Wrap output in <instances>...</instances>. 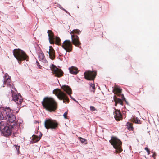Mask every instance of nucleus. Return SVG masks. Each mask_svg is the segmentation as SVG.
Segmentation results:
<instances>
[{"label": "nucleus", "mask_w": 159, "mask_h": 159, "mask_svg": "<svg viewBox=\"0 0 159 159\" xmlns=\"http://www.w3.org/2000/svg\"><path fill=\"white\" fill-rule=\"evenodd\" d=\"M45 98L41 102L42 105L47 111L49 112H54L57 108V103L52 98Z\"/></svg>", "instance_id": "f257e3e1"}, {"label": "nucleus", "mask_w": 159, "mask_h": 159, "mask_svg": "<svg viewBox=\"0 0 159 159\" xmlns=\"http://www.w3.org/2000/svg\"><path fill=\"white\" fill-rule=\"evenodd\" d=\"M11 94L12 100L14 101L17 105L16 108H13L11 110L13 112L14 111L16 113H17L18 112L20 108L24 106V105L22 104L23 98L20 93L17 94L12 90L11 91Z\"/></svg>", "instance_id": "f03ea898"}, {"label": "nucleus", "mask_w": 159, "mask_h": 159, "mask_svg": "<svg viewBox=\"0 0 159 159\" xmlns=\"http://www.w3.org/2000/svg\"><path fill=\"white\" fill-rule=\"evenodd\" d=\"M11 125L7 124L5 121H3L0 122V131L2 134L5 136H8L11 133V129L16 128L15 127H11Z\"/></svg>", "instance_id": "7ed1b4c3"}, {"label": "nucleus", "mask_w": 159, "mask_h": 159, "mask_svg": "<svg viewBox=\"0 0 159 159\" xmlns=\"http://www.w3.org/2000/svg\"><path fill=\"white\" fill-rule=\"evenodd\" d=\"M13 54L20 64L23 60H26V61H27L28 56L23 50L19 49H14L13 50Z\"/></svg>", "instance_id": "20e7f679"}, {"label": "nucleus", "mask_w": 159, "mask_h": 159, "mask_svg": "<svg viewBox=\"0 0 159 159\" xmlns=\"http://www.w3.org/2000/svg\"><path fill=\"white\" fill-rule=\"evenodd\" d=\"M11 110L10 108V111H7L6 116H5V120H7L6 121L7 124L9 125H11L10 127H18L17 126V124L16 122H14L16 120V116L13 114L11 113Z\"/></svg>", "instance_id": "39448f33"}, {"label": "nucleus", "mask_w": 159, "mask_h": 159, "mask_svg": "<svg viewBox=\"0 0 159 159\" xmlns=\"http://www.w3.org/2000/svg\"><path fill=\"white\" fill-rule=\"evenodd\" d=\"M44 125L45 128L47 129L50 128L55 129L57 127L58 124L55 120L51 118H46L44 121Z\"/></svg>", "instance_id": "423d86ee"}, {"label": "nucleus", "mask_w": 159, "mask_h": 159, "mask_svg": "<svg viewBox=\"0 0 159 159\" xmlns=\"http://www.w3.org/2000/svg\"><path fill=\"white\" fill-rule=\"evenodd\" d=\"M109 142L116 149V153L121 152L122 151V149L121 147L122 142L120 140H110Z\"/></svg>", "instance_id": "0eeeda50"}, {"label": "nucleus", "mask_w": 159, "mask_h": 159, "mask_svg": "<svg viewBox=\"0 0 159 159\" xmlns=\"http://www.w3.org/2000/svg\"><path fill=\"white\" fill-rule=\"evenodd\" d=\"M85 79L89 80H93L96 75V72L94 71L88 70L84 73Z\"/></svg>", "instance_id": "6e6552de"}, {"label": "nucleus", "mask_w": 159, "mask_h": 159, "mask_svg": "<svg viewBox=\"0 0 159 159\" xmlns=\"http://www.w3.org/2000/svg\"><path fill=\"white\" fill-rule=\"evenodd\" d=\"M50 67L56 76L60 77L62 75L63 72L62 70L57 68L54 65L52 64Z\"/></svg>", "instance_id": "1a4fd4ad"}, {"label": "nucleus", "mask_w": 159, "mask_h": 159, "mask_svg": "<svg viewBox=\"0 0 159 159\" xmlns=\"http://www.w3.org/2000/svg\"><path fill=\"white\" fill-rule=\"evenodd\" d=\"M63 48L66 51V54L67 52H70L72 49V46L71 42L69 40H66L64 41L62 46Z\"/></svg>", "instance_id": "9d476101"}, {"label": "nucleus", "mask_w": 159, "mask_h": 159, "mask_svg": "<svg viewBox=\"0 0 159 159\" xmlns=\"http://www.w3.org/2000/svg\"><path fill=\"white\" fill-rule=\"evenodd\" d=\"M57 97L59 100H63V103L66 102L68 103L69 102V100L66 94L62 91H59L57 94Z\"/></svg>", "instance_id": "9b49d317"}, {"label": "nucleus", "mask_w": 159, "mask_h": 159, "mask_svg": "<svg viewBox=\"0 0 159 159\" xmlns=\"http://www.w3.org/2000/svg\"><path fill=\"white\" fill-rule=\"evenodd\" d=\"M61 88L63 89L65 92H66L69 95L72 100L74 101H75V99L71 95V94L72 93V90L71 88L69 86L67 85H63L61 87Z\"/></svg>", "instance_id": "f8f14e48"}, {"label": "nucleus", "mask_w": 159, "mask_h": 159, "mask_svg": "<svg viewBox=\"0 0 159 159\" xmlns=\"http://www.w3.org/2000/svg\"><path fill=\"white\" fill-rule=\"evenodd\" d=\"M4 85H7L8 86L11 85V82L10 79V77L9 76L7 73L5 74L3 80Z\"/></svg>", "instance_id": "ddd939ff"}, {"label": "nucleus", "mask_w": 159, "mask_h": 159, "mask_svg": "<svg viewBox=\"0 0 159 159\" xmlns=\"http://www.w3.org/2000/svg\"><path fill=\"white\" fill-rule=\"evenodd\" d=\"M71 38L73 43L75 46H78L79 45L81 44L80 41L79 40V38L77 35H75L73 38V35H71Z\"/></svg>", "instance_id": "4468645a"}, {"label": "nucleus", "mask_w": 159, "mask_h": 159, "mask_svg": "<svg viewBox=\"0 0 159 159\" xmlns=\"http://www.w3.org/2000/svg\"><path fill=\"white\" fill-rule=\"evenodd\" d=\"M9 111H10V107H8L4 108L2 112L0 111V120H5V116L7 112Z\"/></svg>", "instance_id": "2eb2a0df"}, {"label": "nucleus", "mask_w": 159, "mask_h": 159, "mask_svg": "<svg viewBox=\"0 0 159 159\" xmlns=\"http://www.w3.org/2000/svg\"><path fill=\"white\" fill-rule=\"evenodd\" d=\"M115 115L114 118L117 121H119L122 119V115L120 111L118 110L115 109Z\"/></svg>", "instance_id": "dca6fc26"}, {"label": "nucleus", "mask_w": 159, "mask_h": 159, "mask_svg": "<svg viewBox=\"0 0 159 159\" xmlns=\"http://www.w3.org/2000/svg\"><path fill=\"white\" fill-rule=\"evenodd\" d=\"M38 57L39 60L43 63H45L47 61L45 58V56L44 54L42 51L39 52L38 54Z\"/></svg>", "instance_id": "f3484780"}, {"label": "nucleus", "mask_w": 159, "mask_h": 159, "mask_svg": "<svg viewBox=\"0 0 159 159\" xmlns=\"http://www.w3.org/2000/svg\"><path fill=\"white\" fill-rule=\"evenodd\" d=\"M69 69L70 73L74 75L77 74L78 72V69L75 67L72 66Z\"/></svg>", "instance_id": "a211bd4d"}, {"label": "nucleus", "mask_w": 159, "mask_h": 159, "mask_svg": "<svg viewBox=\"0 0 159 159\" xmlns=\"http://www.w3.org/2000/svg\"><path fill=\"white\" fill-rule=\"evenodd\" d=\"M49 50V56L51 57V58L53 59L55 57V51L52 48H50Z\"/></svg>", "instance_id": "6ab92c4d"}, {"label": "nucleus", "mask_w": 159, "mask_h": 159, "mask_svg": "<svg viewBox=\"0 0 159 159\" xmlns=\"http://www.w3.org/2000/svg\"><path fill=\"white\" fill-rule=\"evenodd\" d=\"M122 89L118 87H115L114 88H113V92H116L118 93H120L121 92Z\"/></svg>", "instance_id": "aec40b11"}, {"label": "nucleus", "mask_w": 159, "mask_h": 159, "mask_svg": "<svg viewBox=\"0 0 159 159\" xmlns=\"http://www.w3.org/2000/svg\"><path fill=\"white\" fill-rule=\"evenodd\" d=\"M126 127L127 129L129 131L133 130L134 129L132 125V124L128 122L126 123Z\"/></svg>", "instance_id": "412c9836"}, {"label": "nucleus", "mask_w": 159, "mask_h": 159, "mask_svg": "<svg viewBox=\"0 0 159 159\" xmlns=\"http://www.w3.org/2000/svg\"><path fill=\"white\" fill-rule=\"evenodd\" d=\"M114 100L116 102V104L118 103L121 105H123V103L121 100L120 98H114Z\"/></svg>", "instance_id": "4be33fe9"}, {"label": "nucleus", "mask_w": 159, "mask_h": 159, "mask_svg": "<svg viewBox=\"0 0 159 159\" xmlns=\"http://www.w3.org/2000/svg\"><path fill=\"white\" fill-rule=\"evenodd\" d=\"M47 32L48 33V39L50 42H51L50 37L53 36V33L52 32L49 30H48Z\"/></svg>", "instance_id": "5701e85b"}, {"label": "nucleus", "mask_w": 159, "mask_h": 159, "mask_svg": "<svg viewBox=\"0 0 159 159\" xmlns=\"http://www.w3.org/2000/svg\"><path fill=\"white\" fill-rule=\"evenodd\" d=\"M40 134L39 135V136L35 135L34 134H33V135H32V136L33 137V138H32L31 139H37L38 138H39V139H40L42 134L41 132H40Z\"/></svg>", "instance_id": "b1692460"}, {"label": "nucleus", "mask_w": 159, "mask_h": 159, "mask_svg": "<svg viewBox=\"0 0 159 159\" xmlns=\"http://www.w3.org/2000/svg\"><path fill=\"white\" fill-rule=\"evenodd\" d=\"M55 41L57 44L60 43L61 39L59 37H56L55 38Z\"/></svg>", "instance_id": "393cba45"}, {"label": "nucleus", "mask_w": 159, "mask_h": 159, "mask_svg": "<svg viewBox=\"0 0 159 159\" xmlns=\"http://www.w3.org/2000/svg\"><path fill=\"white\" fill-rule=\"evenodd\" d=\"M72 31L74 33H76L79 35L80 34L81 32V31H80L79 30L77 29L73 30Z\"/></svg>", "instance_id": "a878e982"}, {"label": "nucleus", "mask_w": 159, "mask_h": 159, "mask_svg": "<svg viewBox=\"0 0 159 159\" xmlns=\"http://www.w3.org/2000/svg\"><path fill=\"white\" fill-rule=\"evenodd\" d=\"M91 88L92 89H91V91L94 92L95 91V85L94 84H93L92 83H91V84H90V88L91 89Z\"/></svg>", "instance_id": "bb28decb"}, {"label": "nucleus", "mask_w": 159, "mask_h": 159, "mask_svg": "<svg viewBox=\"0 0 159 159\" xmlns=\"http://www.w3.org/2000/svg\"><path fill=\"white\" fill-rule=\"evenodd\" d=\"M14 146H15V148L17 150V153L18 154H19L20 153V151H19L20 146L16 145H15Z\"/></svg>", "instance_id": "cd10ccee"}, {"label": "nucleus", "mask_w": 159, "mask_h": 159, "mask_svg": "<svg viewBox=\"0 0 159 159\" xmlns=\"http://www.w3.org/2000/svg\"><path fill=\"white\" fill-rule=\"evenodd\" d=\"M13 137L14 136L15 137H18V136L19 137H20L19 136V134L18 133L14 132L13 133Z\"/></svg>", "instance_id": "c85d7f7f"}, {"label": "nucleus", "mask_w": 159, "mask_h": 159, "mask_svg": "<svg viewBox=\"0 0 159 159\" xmlns=\"http://www.w3.org/2000/svg\"><path fill=\"white\" fill-rule=\"evenodd\" d=\"M135 123L140 124L141 123L140 121L137 118H136L135 120Z\"/></svg>", "instance_id": "c756f323"}, {"label": "nucleus", "mask_w": 159, "mask_h": 159, "mask_svg": "<svg viewBox=\"0 0 159 159\" xmlns=\"http://www.w3.org/2000/svg\"><path fill=\"white\" fill-rule=\"evenodd\" d=\"M39 140H31L30 141V143H33L37 142Z\"/></svg>", "instance_id": "7c9ffc66"}, {"label": "nucleus", "mask_w": 159, "mask_h": 159, "mask_svg": "<svg viewBox=\"0 0 159 159\" xmlns=\"http://www.w3.org/2000/svg\"><path fill=\"white\" fill-rule=\"evenodd\" d=\"M81 143L86 144L87 143V140H80Z\"/></svg>", "instance_id": "2f4dec72"}, {"label": "nucleus", "mask_w": 159, "mask_h": 159, "mask_svg": "<svg viewBox=\"0 0 159 159\" xmlns=\"http://www.w3.org/2000/svg\"><path fill=\"white\" fill-rule=\"evenodd\" d=\"M90 110L91 111H93L96 110V109L93 106H91L90 107Z\"/></svg>", "instance_id": "473e14b6"}, {"label": "nucleus", "mask_w": 159, "mask_h": 159, "mask_svg": "<svg viewBox=\"0 0 159 159\" xmlns=\"http://www.w3.org/2000/svg\"><path fill=\"white\" fill-rule=\"evenodd\" d=\"M145 149L147 151L148 153V154L149 155L150 154V151L149 150L148 148L147 147H145Z\"/></svg>", "instance_id": "72a5a7b5"}, {"label": "nucleus", "mask_w": 159, "mask_h": 159, "mask_svg": "<svg viewBox=\"0 0 159 159\" xmlns=\"http://www.w3.org/2000/svg\"><path fill=\"white\" fill-rule=\"evenodd\" d=\"M36 64L37 66L39 68L41 69L42 68V67L40 65L38 61H36Z\"/></svg>", "instance_id": "f704fd0d"}, {"label": "nucleus", "mask_w": 159, "mask_h": 159, "mask_svg": "<svg viewBox=\"0 0 159 159\" xmlns=\"http://www.w3.org/2000/svg\"><path fill=\"white\" fill-rule=\"evenodd\" d=\"M67 112L66 111L63 114V116L65 118H66L67 115Z\"/></svg>", "instance_id": "c9c22d12"}, {"label": "nucleus", "mask_w": 159, "mask_h": 159, "mask_svg": "<svg viewBox=\"0 0 159 159\" xmlns=\"http://www.w3.org/2000/svg\"><path fill=\"white\" fill-rule=\"evenodd\" d=\"M121 99L122 101H125V98L124 97L123 94H122L121 96Z\"/></svg>", "instance_id": "e433bc0d"}, {"label": "nucleus", "mask_w": 159, "mask_h": 159, "mask_svg": "<svg viewBox=\"0 0 159 159\" xmlns=\"http://www.w3.org/2000/svg\"><path fill=\"white\" fill-rule=\"evenodd\" d=\"M153 154L152 155V157L154 158V159H155V156H156V154L155 152H153Z\"/></svg>", "instance_id": "4c0bfd02"}, {"label": "nucleus", "mask_w": 159, "mask_h": 159, "mask_svg": "<svg viewBox=\"0 0 159 159\" xmlns=\"http://www.w3.org/2000/svg\"><path fill=\"white\" fill-rule=\"evenodd\" d=\"M62 10H63L66 13L68 14L69 15H70V13L68 12L66 9H64V8H62Z\"/></svg>", "instance_id": "58836bf2"}, {"label": "nucleus", "mask_w": 159, "mask_h": 159, "mask_svg": "<svg viewBox=\"0 0 159 159\" xmlns=\"http://www.w3.org/2000/svg\"><path fill=\"white\" fill-rule=\"evenodd\" d=\"M57 7L60 8L61 9H62L63 8L59 4H58Z\"/></svg>", "instance_id": "ea45409f"}, {"label": "nucleus", "mask_w": 159, "mask_h": 159, "mask_svg": "<svg viewBox=\"0 0 159 159\" xmlns=\"http://www.w3.org/2000/svg\"><path fill=\"white\" fill-rule=\"evenodd\" d=\"M111 139H119L117 138H116V137L112 136L111 137Z\"/></svg>", "instance_id": "a19ab883"}, {"label": "nucleus", "mask_w": 159, "mask_h": 159, "mask_svg": "<svg viewBox=\"0 0 159 159\" xmlns=\"http://www.w3.org/2000/svg\"><path fill=\"white\" fill-rule=\"evenodd\" d=\"M12 88L13 89L15 90H16V89L15 88L14 86L12 84L11 85Z\"/></svg>", "instance_id": "79ce46f5"}, {"label": "nucleus", "mask_w": 159, "mask_h": 159, "mask_svg": "<svg viewBox=\"0 0 159 159\" xmlns=\"http://www.w3.org/2000/svg\"><path fill=\"white\" fill-rule=\"evenodd\" d=\"M74 101L75 102H76L78 104H79L80 105V104L79 103V102H78V101H77L76 100H75V101Z\"/></svg>", "instance_id": "37998d69"}, {"label": "nucleus", "mask_w": 159, "mask_h": 159, "mask_svg": "<svg viewBox=\"0 0 159 159\" xmlns=\"http://www.w3.org/2000/svg\"><path fill=\"white\" fill-rule=\"evenodd\" d=\"M79 138H80V139H85L83 138H82L81 137H79Z\"/></svg>", "instance_id": "c03bdc74"}, {"label": "nucleus", "mask_w": 159, "mask_h": 159, "mask_svg": "<svg viewBox=\"0 0 159 159\" xmlns=\"http://www.w3.org/2000/svg\"><path fill=\"white\" fill-rule=\"evenodd\" d=\"M126 103L127 104H128V102L125 100V101Z\"/></svg>", "instance_id": "a18cd8bd"}, {"label": "nucleus", "mask_w": 159, "mask_h": 159, "mask_svg": "<svg viewBox=\"0 0 159 159\" xmlns=\"http://www.w3.org/2000/svg\"><path fill=\"white\" fill-rule=\"evenodd\" d=\"M117 103H116V102H115V106H116L117 105Z\"/></svg>", "instance_id": "49530a36"}, {"label": "nucleus", "mask_w": 159, "mask_h": 159, "mask_svg": "<svg viewBox=\"0 0 159 159\" xmlns=\"http://www.w3.org/2000/svg\"><path fill=\"white\" fill-rule=\"evenodd\" d=\"M37 122H38L36 121H35V122H34L35 123H36Z\"/></svg>", "instance_id": "de8ad7c7"}, {"label": "nucleus", "mask_w": 159, "mask_h": 159, "mask_svg": "<svg viewBox=\"0 0 159 159\" xmlns=\"http://www.w3.org/2000/svg\"><path fill=\"white\" fill-rule=\"evenodd\" d=\"M1 87H4V85H2Z\"/></svg>", "instance_id": "09e8293b"}, {"label": "nucleus", "mask_w": 159, "mask_h": 159, "mask_svg": "<svg viewBox=\"0 0 159 159\" xmlns=\"http://www.w3.org/2000/svg\"><path fill=\"white\" fill-rule=\"evenodd\" d=\"M22 105H24V103L23 102H22Z\"/></svg>", "instance_id": "8fccbe9b"}, {"label": "nucleus", "mask_w": 159, "mask_h": 159, "mask_svg": "<svg viewBox=\"0 0 159 159\" xmlns=\"http://www.w3.org/2000/svg\"><path fill=\"white\" fill-rule=\"evenodd\" d=\"M77 8H79V6H77Z\"/></svg>", "instance_id": "3c124183"}]
</instances>
